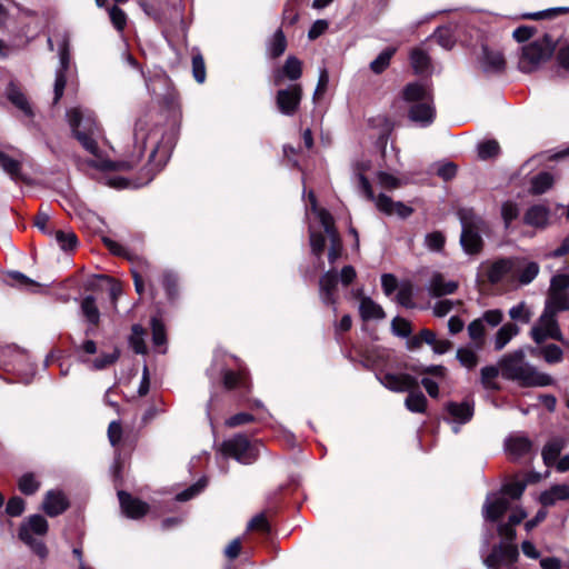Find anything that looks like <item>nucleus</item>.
<instances>
[{
    "label": "nucleus",
    "instance_id": "4be33fe9",
    "mask_svg": "<svg viewBox=\"0 0 569 569\" xmlns=\"http://www.w3.org/2000/svg\"><path fill=\"white\" fill-rule=\"evenodd\" d=\"M42 508L49 517H56L68 508V500L62 492L51 490L47 492Z\"/></svg>",
    "mask_w": 569,
    "mask_h": 569
},
{
    "label": "nucleus",
    "instance_id": "9b49d317",
    "mask_svg": "<svg viewBox=\"0 0 569 569\" xmlns=\"http://www.w3.org/2000/svg\"><path fill=\"white\" fill-rule=\"evenodd\" d=\"M59 59L60 67L57 70L56 81H54V97L53 103H57L61 97L63 96L64 87H66V76L64 72L69 67L70 62V50H69V38L67 34H63L59 39Z\"/></svg>",
    "mask_w": 569,
    "mask_h": 569
},
{
    "label": "nucleus",
    "instance_id": "3c124183",
    "mask_svg": "<svg viewBox=\"0 0 569 569\" xmlns=\"http://www.w3.org/2000/svg\"><path fill=\"white\" fill-rule=\"evenodd\" d=\"M526 489V483L523 481H512L506 483L500 493H502L508 499L511 498L513 500L519 499Z\"/></svg>",
    "mask_w": 569,
    "mask_h": 569
},
{
    "label": "nucleus",
    "instance_id": "c85d7f7f",
    "mask_svg": "<svg viewBox=\"0 0 569 569\" xmlns=\"http://www.w3.org/2000/svg\"><path fill=\"white\" fill-rule=\"evenodd\" d=\"M549 218V209L542 204L530 207L525 214V222L532 227H545Z\"/></svg>",
    "mask_w": 569,
    "mask_h": 569
},
{
    "label": "nucleus",
    "instance_id": "e2e57ef3",
    "mask_svg": "<svg viewBox=\"0 0 569 569\" xmlns=\"http://www.w3.org/2000/svg\"><path fill=\"white\" fill-rule=\"evenodd\" d=\"M519 210L516 203L507 201L501 207V216L508 228L510 223L518 217Z\"/></svg>",
    "mask_w": 569,
    "mask_h": 569
},
{
    "label": "nucleus",
    "instance_id": "a211bd4d",
    "mask_svg": "<svg viewBox=\"0 0 569 569\" xmlns=\"http://www.w3.org/2000/svg\"><path fill=\"white\" fill-rule=\"evenodd\" d=\"M302 74V62L295 56H289L281 69L273 74V83L280 86L284 79L297 81Z\"/></svg>",
    "mask_w": 569,
    "mask_h": 569
},
{
    "label": "nucleus",
    "instance_id": "c03bdc74",
    "mask_svg": "<svg viewBox=\"0 0 569 569\" xmlns=\"http://www.w3.org/2000/svg\"><path fill=\"white\" fill-rule=\"evenodd\" d=\"M54 239L64 251L72 250L78 243L77 236L72 231L57 230L54 231Z\"/></svg>",
    "mask_w": 569,
    "mask_h": 569
},
{
    "label": "nucleus",
    "instance_id": "37998d69",
    "mask_svg": "<svg viewBox=\"0 0 569 569\" xmlns=\"http://www.w3.org/2000/svg\"><path fill=\"white\" fill-rule=\"evenodd\" d=\"M456 357L460 365L467 369H472L478 365V355L471 348H458Z\"/></svg>",
    "mask_w": 569,
    "mask_h": 569
},
{
    "label": "nucleus",
    "instance_id": "f3484780",
    "mask_svg": "<svg viewBox=\"0 0 569 569\" xmlns=\"http://www.w3.org/2000/svg\"><path fill=\"white\" fill-rule=\"evenodd\" d=\"M118 497L122 512L129 518L138 519L144 516L149 510V506L146 502L132 497L126 491H119Z\"/></svg>",
    "mask_w": 569,
    "mask_h": 569
},
{
    "label": "nucleus",
    "instance_id": "412c9836",
    "mask_svg": "<svg viewBox=\"0 0 569 569\" xmlns=\"http://www.w3.org/2000/svg\"><path fill=\"white\" fill-rule=\"evenodd\" d=\"M446 410L456 423H466L473 416V403L469 400L462 402L450 401L446 406Z\"/></svg>",
    "mask_w": 569,
    "mask_h": 569
},
{
    "label": "nucleus",
    "instance_id": "774afa93",
    "mask_svg": "<svg viewBox=\"0 0 569 569\" xmlns=\"http://www.w3.org/2000/svg\"><path fill=\"white\" fill-rule=\"evenodd\" d=\"M425 242L430 250L439 251L445 244V237L441 232L435 231L426 236Z\"/></svg>",
    "mask_w": 569,
    "mask_h": 569
},
{
    "label": "nucleus",
    "instance_id": "13d9d810",
    "mask_svg": "<svg viewBox=\"0 0 569 569\" xmlns=\"http://www.w3.org/2000/svg\"><path fill=\"white\" fill-rule=\"evenodd\" d=\"M391 328H392V332L396 336L402 337V338L409 337L412 332L409 321H407L406 319H403L401 317H396L392 320Z\"/></svg>",
    "mask_w": 569,
    "mask_h": 569
},
{
    "label": "nucleus",
    "instance_id": "5fc2aeb1",
    "mask_svg": "<svg viewBox=\"0 0 569 569\" xmlns=\"http://www.w3.org/2000/svg\"><path fill=\"white\" fill-rule=\"evenodd\" d=\"M499 152V143L496 140H487L479 143L478 156L482 160L490 159Z\"/></svg>",
    "mask_w": 569,
    "mask_h": 569
},
{
    "label": "nucleus",
    "instance_id": "7ed1b4c3",
    "mask_svg": "<svg viewBox=\"0 0 569 569\" xmlns=\"http://www.w3.org/2000/svg\"><path fill=\"white\" fill-rule=\"evenodd\" d=\"M377 379L391 391L405 392L408 396L405 400L406 408L416 413H422L427 407V398L418 390L417 379L408 373L379 372Z\"/></svg>",
    "mask_w": 569,
    "mask_h": 569
},
{
    "label": "nucleus",
    "instance_id": "f257e3e1",
    "mask_svg": "<svg viewBox=\"0 0 569 569\" xmlns=\"http://www.w3.org/2000/svg\"><path fill=\"white\" fill-rule=\"evenodd\" d=\"M67 119L73 136L92 156L88 160V164L101 171L131 169L139 162L144 151L148 148L150 149L147 178L131 183L126 178L111 176L108 178L107 183L116 189H124L131 186L139 188L149 183L154 174L167 163L173 147L172 133H166L162 128L151 124L147 117H141L137 120L133 131L137 154L130 161L116 163L103 158L99 151L96 138L100 134V128L92 111L72 108L67 111Z\"/></svg>",
    "mask_w": 569,
    "mask_h": 569
},
{
    "label": "nucleus",
    "instance_id": "2f4dec72",
    "mask_svg": "<svg viewBox=\"0 0 569 569\" xmlns=\"http://www.w3.org/2000/svg\"><path fill=\"white\" fill-rule=\"evenodd\" d=\"M410 63L415 72L418 74L427 73L430 69V58L420 48L412 49L410 53Z\"/></svg>",
    "mask_w": 569,
    "mask_h": 569
},
{
    "label": "nucleus",
    "instance_id": "bb28decb",
    "mask_svg": "<svg viewBox=\"0 0 569 569\" xmlns=\"http://www.w3.org/2000/svg\"><path fill=\"white\" fill-rule=\"evenodd\" d=\"M569 499L568 485H555L550 489L541 492L539 501L543 507L553 506L557 501Z\"/></svg>",
    "mask_w": 569,
    "mask_h": 569
},
{
    "label": "nucleus",
    "instance_id": "a878e982",
    "mask_svg": "<svg viewBox=\"0 0 569 569\" xmlns=\"http://www.w3.org/2000/svg\"><path fill=\"white\" fill-rule=\"evenodd\" d=\"M458 288V282L453 280H446L440 273L432 276L429 283V291L435 297H442L453 293Z\"/></svg>",
    "mask_w": 569,
    "mask_h": 569
},
{
    "label": "nucleus",
    "instance_id": "393cba45",
    "mask_svg": "<svg viewBox=\"0 0 569 569\" xmlns=\"http://www.w3.org/2000/svg\"><path fill=\"white\" fill-rule=\"evenodd\" d=\"M338 276L335 270H329L320 278V297L326 305H335Z\"/></svg>",
    "mask_w": 569,
    "mask_h": 569
},
{
    "label": "nucleus",
    "instance_id": "6ab92c4d",
    "mask_svg": "<svg viewBox=\"0 0 569 569\" xmlns=\"http://www.w3.org/2000/svg\"><path fill=\"white\" fill-rule=\"evenodd\" d=\"M28 355L13 346L0 348V368L9 370L11 367L18 371V367L27 363Z\"/></svg>",
    "mask_w": 569,
    "mask_h": 569
},
{
    "label": "nucleus",
    "instance_id": "0e129e2a",
    "mask_svg": "<svg viewBox=\"0 0 569 569\" xmlns=\"http://www.w3.org/2000/svg\"><path fill=\"white\" fill-rule=\"evenodd\" d=\"M329 84V73L326 68H322L319 73L318 83L313 92V101L319 100L327 91Z\"/></svg>",
    "mask_w": 569,
    "mask_h": 569
},
{
    "label": "nucleus",
    "instance_id": "9d476101",
    "mask_svg": "<svg viewBox=\"0 0 569 569\" xmlns=\"http://www.w3.org/2000/svg\"><path fill=\"white\" fill-rule=\"evenodd\" d=\"M530 336L537 343H542L547 339L562 341L557 312L545 308L538 321L531 328Z\"/></svg>",
    "mask_w": 569,
    "mask_h": 569
},
{
    "label": "nucleus",
    "instance_id": "a18cd8bd",
    "mask_svg": "<svg viewBox=\"0 0 569 569\" xmlns=\"http://www.w3.org/2000/svg\"><path fill=\"white\" fill-rule=\"evenodd\" d=\"M562 13H569V7H557V8H550L547 10L532 12V13H525L522 14L523 19H530V20H542V19H553L559 14Z\"/></svg>",
    "mask_w": 569,
    "mask_h": 569
},
{
    "label": "nucleus",
    "instance_id": "58836bf2",
    "mask_svg": "<svg viewBox=\"0 0 569 569\" xmlns=\"http://www.w3.org/2000/svg\"><path fill=\"white\" fill-rule=\"evenodd\" d=\"M72 345L74 353L83 363H88V356L94 355L98 350L97 343L91 339H87L81 343H76L74 341H72Z\"/></svg>",
    "mask_w": 569,
    "mask_h": 569
},
{
    "label": "nucleus",
    "instance_id": "7c9ffc66",
    "mask_svg": "<svg viewBox=\"0 0 569 569\" xmlns=\"http://www.w3.org/2000/svg\"><path fill=\"white\" fill-rule=\"evenodd\" d=\"M519 333V328L515 323H505L496 333L495 349H503L508 342Z\"/></svg>",
    "mask_w": 569,
    "mask_h": 569
},
{
    "label": "nucleus",
    "instance_id": "79ce46f5",
    "mask_svg": "<svg viewBox=\"0 0 569 569\" xmlns=\"http://www.w3.org/2000/svg\"><path fill=\"white\" fill-rule=\"evenodd\" d=\"M286 48H287L286 37H284L282 30L279 29L274 32V34L272 36V38L269 42V46H268L269 54L272 58H278L286 51Z\"/></svg>",
    "mask_w": 569,
    "mask_h": 569
},
{
    "label": "nucleus",
    "instance_id": "09e8293b",
    "mask_svg": "<svg viewBox=\"0 0 569 569\" xmlns=\"http://www.w3.org/2000/svg\"><path fill=\"white\" fill-rule=\"evenodd\" d=\"M21 528H28L29 529V532L32 535V533H36V535H44L48 530V522L47 520L40 516V515H34V516H31L28 520V523L22 526Z\"/></svg>",
    "mask_w": 569,
    "mask_h": 569
},
{
    "label": "nucleus",
    "instance_id": "20e7f679",
    "mask_svg": "<svg viewBox=\"0 0 569 569\" xmlns=\"http://www.w3.org/2000/svg\"><path fill=\"white\" fill-rule=\"evenodd\" d=\"M403 99L411 103L409 109L411 121L421 127H427L433 122L436 110L429 87L419 82L409 83L403 89Z\"/></svg>",
    "mask_w": 569,
    "mask_h": 569
},
{
    "label": "nucleus",
    "instance_id": "423d86ee",
    "mask_svg": "<svg viewBox=\"0 0 569 569\" xmlns=\"http://www.w3.org/2000/svg\"><path fill=\"white\" fill-rule=\"evenodd\" d=\"M308 203L307 210L312 211L321 223L325 233L328 237L330 242V248L328 252V259L330 263H335L341 256L342 252V242L340 236L335 227V221L329 211L323 208H319L317 203V198L313 191L308 192Z\"/></svg>",
    "mask_w": 569,
    "mask_h": 569
},
{
    "label": "nucleus",
    "instance_id": "0eeeda50",
    "mask_svg": "<svg viewBox=\"0 0 569 569\" xmlns=\"http://www.w3.org/2000/svg\"><path fill=\"white\" fill-rule=\"evenodd\" d=\"M555 47L556 39L550 34H545L542 39L525 46L519 60V69L526 73L535 71L551 57Z\"/></svg>",
    "mask_w": 569,
    "mask_h": 569
},
{
    "label": "nucleus",
    "instance_id": "603ef678",
    "mask_svg": "<svg viewBox=\"0 0 569 569\" xmlns=\"http://www.w3.org/2000/svg\"><path fill=\"white\" fill-rule=\"evenodd\" d=\"M540 355L548 363H558L562 360V350L557 345H547L540 349Z\"/></svg>",
    "mask_w": 569,
    "mask_h": 569
},
{
    "label": "nucleus",
    "instance_id": "49530a36",
    "mask_svg": "<svg viewBox=\"0 0 569 569\" xmlns=\"http://www.w3.org/2000/svg\"><path fill=\"white\" fill-rule=\"evenodd\" d=\"M432 38L437 41L439 46L442 48L449 50L455 44V37L449 27H440L438 28Z\"/></svg>",
    "mask_w": 569,
    "mask_h": 569
},
{
    "label": "nucleus",
    "instance_id": "69168bd1",
    "mask_svg": "<svg viewBox=\"0 0 569 569\" xmlns=\"http://www.w3.org/2000/svg\"><path fill=\"white\" fill-rule=\"evenodd\" d=\"M192 72L194 79L202 83L206 79V67L201 54H194L192 57Z\"/></svg>",
    "mask_w": 569,
    "mask_h": 569
},
{
    "label": "nucleus",
    "instance_id": "338daca9",
    "mask_svg": "<svg viewBox=\"0 0 569 569\" xmlns=\"http://www.w3.org/2000/svg\"><path fill=\"white\" fill-rule=\"evenodd\" d=\"M557 61L560 67H562L566 70H569V37L560 42L557 52Z\"/></svg>",
    "mask_w": 569,
    "mask_h": 569
},
{
    "label": "nucleus",
    "instance_id": "aec40b11",
    "mask_svg": "<svg viewBox=\"0 0 569 569\" xmlns=\"http://www.w3.org/2000/svg\"><path fill=\"white\" fill-rule=\"evenodd\" d=\"M512 258L499 259L487 269V278L491 283H499L503 279L511 280Z\"/></svg>",
    "mask_w": 569,
    "mask_h": 569
},
{
    "label": "nucleus",
    "instance_id": "8fccbe9b",
    "mask_svg": "<svg viewBox=\"0 0 569 569\" xmlns=\"http://www.w3.org/2000/svg\"><path fill=\"white\" fill-rule=\"evenodd\" d=\"M144 330L140 325H134L132 327V335L130 337V343L136 353H144L147 351V347L143 341Z\"/></svg>",
    "mask_w": 569,
    "mask_h": 569
},
{
    "label": "nucleus",
    "instance_id": "2eb2a0df",
    "mask_svg": "<svg viewBox=\"0 0 569 569\" xmlns=\"http://www.w3.org/2000/svg\"><path fill=\"white\" fill-rule=\"evenodd\" d=\"M479 68L485 73H499L505 70L506 60L501 51L481 44V54L478 57Z\"/></svg>",
    "mask_w": 569,
    "mask_h": 569
},
{
    "label": "nucleus",
    "instance_id": "f704fd0d",
    "mask_svg": "<svg viewBox=\"0 0 569 569\" xmlns=\"http://www.w3.org/2000/svg\"><path fill=\"white\" fill-rule=\"evenodd\" d=\"M19 538L31 547V549L40 557L46 558L48 555V550L46 545L37 540L30 532L28 528H20L19 530Z\"/></svg>",
    "mask_w": 569,
    "mask_h": 569
},
{
    "label": "nucleus",
    "instance_id": "72a5a7b5",
    "mask_svg": "<svg viewBox=\"0 0 569 569\" xmlns=\"http://www.w3.org/2000/svg\"><path fill=\"white\" fill-rule=\"evenodd\" d=\"M0 167L11 177V179L19 180L21 178V161L11 158L3 151H0Z\"/></svg>",
    "mask_w": 569,
    "mask_h": 569
},
{
    "label": "nucleus",
    "instance_id": "cd10ccee",
    "mask_svg": "<svg viewBox=\"0 0 569 569\" xmlns=\"http://www.w3.org/2000/svg\"><path fill=\"white\" fill-rule=\"evenodd\" d=\"M81 312L90 325L86 330V335L89 336L100 321V312L93 297L88 296L81 301Z\"/></svg>",
    "mask_w": 569,
    "mask_h": 569
},
{
    "label": "nucleus",
    "instance_id": "dca6fc26",
    "mask_svg": "<svg viewBox=\"0 0 569 569\" xmlns=\"http://www.w3.org/2000/svg\"><path fill=\"white\" fill-rule=\"evenodd\" d=\"M518 555V548L515 545L500 543L485 558L483 563L490 569H497L502 563L509 565L515 562Z\"/></svg>",
    "mask_w": 569,
    "mask_h": 569
},
{
    "label": "nucleus",
    "instance_id": "4d7b16f0",
    "mask_svg": "<svg viewBox=\"0 0 569 569\" xmlns=\"http://www.w3.org/2000/svg\"><path fill=\"white\" fill-rule=\"evenodd\" d=\"M19 489L24 495H32L39 489V482L32 473H26L19 479Z\"/></svg>",
    "mask_w": 569,
    "mask_h": 569
},
{
    "label": "nucleus",
    "instance_id": "ddd939ff",
    "mask_svg": "<svg viewBox=\"0 0 569 569\" xmlns=\"http://www.w3.org/2000/svg\"><path fill=\"white\" fill-rule=\"evenodd\" d=\"M540 266L525 257H512L511 281L521 286L531 283L539 274Z\"/></svg>",
    "mask_w": 569,
    "mask_h": 569
},
{
    "label": "nucleus",
    "instance_id": "a19ab883",
    "mask_svg": "<svg viewBox=\"0 0 569 569\" xmlns=\"http://www.w3.org/2000/svg\"><path fill=\"white\" fill-rule=\"evenodd\" d=\"M500 373L499 366H486L481 369V383L486 389L498 390L499 386L496 382Z\"/></svg>",
    "mask_w": 569,
    "mask_h": 569
},
{
    "label": "nucleus",
    "instance_id": "4c0bfd02",
    "mask_svg": "<svg viewBox=\"0 0 569 569\" xmlns=\"http://www.w3.org/2000/svg\"><path fill=\"white\" fill-rule=\"evenodd\" d=\"M396 53V48H387L370 63V69L373 73H382L390 64L392 56Z\"/></svg>",
    "mask_w": 569,
    "mask_h": 569
},
{
    "label": "nucleus",
    "instance_id": "ea45409f",
    "mask_svg": "<svg viewBox=\"0 0 569 569\" xmlns=\"http://www.w3.org/2000/svg\"><path fill=\"white\" fill-rule=\"evenodd\" d=\"M553 177L549 172H540L531 179V191L535 194H541L551 188Z\"/></svg>",
    "mask_w": 569,
    "mask_h": 569
},
{
    "label": "nucleus",
    "instance_id": "e433bc0d",
    "mask_svg": "<svg viewBox=\"0 0 569 569\" xmlns=\"http://www.w3.org/2000/svg\"><path fill=\"white\" fill-rule=\"evenodd\" d=\"M485 325L483 319H475L468 326V335L475 342L477 349H481L485 343Z\"/></svg>",
    "mask_w": 569,
    "mask_h": 569
},
{
    "label": "nucleus",
    "instance_id": "b1692460",
    "mask_svg": "<svg viewBox=\"0 0 569 569\" xmlns=\"http://www.w3.org/2000/svg\"><path fill=\"white\" fill-rule=\"evenodd\" d=\"M377 208L387 214H397L401 218H407L412 213V208L402 202H395L388 196L381 193L376 199Z\"/></svg>",
    "mask_w": 569,
    "mask_h": 569
},
{
    "label": "nucleus",
    "instance_id": "39448f33",
    "mask_svg": "<svg viewBox=\"0 0 569 569\" xmlns=\"http://www.w3.org/2000/svg\"><path fill=\"white\" fill-rule=\"evenodd\" d=\"M458 217L462 228L460 242L463 250L469 254L480 252L483 244L481 232L486 228L485 220L472 208H460Z\"/></svg>",
    "mask_w": 569,
    "mask_h": 569
},
{
    "label": "nucleus",
    "instance_id": "052dcab7",
    "mask_svg": "<svg viewBox=\"0 0 569 569\" xmlns=\"http://www.w3.org/2000/svg\"><path fill=\"white\" fill-rule=\"evenodd\" d=\"M109 17H110V20H111L113 27L118 31H122L124 29V27L127 24V14L124 13L123 10H121L117 6H113L109 10Z\"/></svg>",
    "mask_w": 569,
    "mask_h": 569
},
{
    "label": "nucleus",
    "instance_id": "473e14b6",
    "mask_svg": "<svg viewBox=\"0 0 569 569\" xmlns=\"http://www.w3.org/2000/svg\"><path fill=\"white\" fill-rule=\"evenodd\" d=\"M223 386L227 389H244L249 388L247 376L244 372L239 371L234 372L231 370H226L223 373Z\"/></svg>",
    "mask_w": 569,
    "mask_h": 569
},
{
    "label": "nucleus",
    "instance_id": "bf43d9fd",
    "mask_svg": "<svg viewBox=\"0 0 569 569\" xmlns=\"http://www.w3.org/2000/svg\"><path fill=\"white\" fill-rule=\"evenodd\" d=\"M178 278L171 271H166L162 274V286L169 299H173L177 295Z\"/></svg>",
    "mask_w": 569,
    "mask_h": 569
},
{
    "label": "nucleus",
    "instance_id": "f03ea898",
    "mask_svg": "<svg viewBox=\"0 0 569 569\" xmlns=\"http://www.w3.org/2000/svg\"><path fill=\"white\" fill-rule=\"evenodd\" d=\"M498 365L503 379L515 381L522 388L547 387L555 383L550 375L539 371L529 363L520 349L505 355Z\"/></svg>",
    "mask_w": 569,
    "mask_h": 569
},
{
    "label": "nucleus",
    "instance_id": "6e6552de",
    "mask_svg": "<svg viewBox=\"0 0 569 569\" xmlns=\"http://www.w3.org/2000/svg\"><path fill=\"white\" fill-rule=\"evenodd\" d=\"M569 273L558 272L550 279L545 308L555 312L569 311Z\"/></svg>",
    "mask_w": 569,
    "mask_h": 569
},
{
    "label": "nucleus",
    "instance_id": "864d4df0",
    "mask_svg": "<svg viewBox=\"0 0 569 569\" xmlns=\"http://www.w3.org/2000/svg\"><path fill=\"white\" fill-rule=\"evenodd\" d=\"M327 234L321 232H316L310 229V246L312 253L317 256L318 258L321 257L323 253L326 241H327Z\"/></svg>",
    "mask_w": 569,
    "mask_h": 569
},
{
    "label": "nucleus",
    "instance_id": "1a4fd4ad",
    "mask_svg": "<svg viewBox=\"0 0 569 569\" xmlns=\"http://www.w3.org/2000/svg\"><path fill=\"white\" fill-rule=\"evenodd\" d=\"M221 451L224 457H231L243 465H250L258 458L257 447L243 435L223 441Z\"/></svg>",
    "mask_w": 569,
    "mask_h": 569
},
{
    "label": "nucleus",
    "instance_id": "f8f14e48",
    "mask_svg": "<svg viewBox=\"0 0 569 569\" xmlns=\"http://www.w3.org/2000/svg\"><path fill=\"white\" fill-rule=\"evenodd\" d=\"M302 98V88L295 83L288 88L280 89L276 96L278 110L284 116H292L299 108Z\"/></svg>",
    "mask_w": 569,
    "mask_h": 569
},
{
    "label": "nucleus",
    "instance_id": "c756f323",
    "mask_svg": "<svg viewBox=\"0 0 569 569\" xmlns=\"http://www.w3.org/2000/svg\"><path fill=\"white\" fill-rule=\"evenodd\" d=\"M359 311L363 320H379L385 318V312L381 306L368 297L361 299Z\"/></svg>",
    "mask_w": 569,
    "mask_h": 569
},
{
    "label": "nucleus",
    "instance_id": "6e6d98bb",
    "mask_svg": "<svg viewBox=\"0 0 569 569\" xmlns=\"http://www.w3.org/2000/svg\"><path fill=\"white\" fill-rule=\"evenodd\" d=\"M119 358V352L114 350L111 353H102L93 361L90 362V368L94 370H102L108 366L114 363Z\"/></svg>",
    "mask_w": 569,
    "mask_h": 569
},
{
    "label": "nucleus",
    "instance_id": "680f3d73",
    "mask_svg": "<svg viewBox=\"0 0 569 569\" xmlns=\"http://www.w3.org/2000/svg\"><path fill=\"white\" fill-rule=\"evenodd\" d=\"M151 328H152V340L153 343L158 347L166 343V330L162 322L157 319L152 318L151 320Z\"/></svg>",
    "mask_w": 569,
    "mask_h": 569
},
{
    "label": "nucleus",
    "instance_id": "de8ad7c7",
    "mask_svg": "<svg viewBox=\"0 0 569 569\" xmlns=\"http://www.w3.org/2000/svg\"><path fill=\"white\" fill-rule=\"evenodd\" d=\"M509 316L515 321L528 323L531 319L532 312L526 302H520L510 308Z\"/></svg>",
    "mask_w": 569,
    "mask_h": 569
},
{
    "label": "nucleus",
    "instance_id": "4468645a",
    "mask_svg": "<svg viewBox=\"0 0 569 569\" xmlns=\"http://www.w3.org/2000/svg\"><path fill=\"white\" fill-rule=\"evenodd\" d=\"M510 508V500L500 492L489 493L482 507V515L487 521H497Z\"/></svg>",
    "mask_w": 569,
    "mask_h": 569
},
{
    "label": "nucleus",
    "instance_id": "5701e85b",
    "mask_svg": "<svg viewBox=\"0 0 569 569\" xmlns=\"http://www.w3.org/2000/svg\"><path fill=\"white\" fill-rule=\"evenodd\" d=\"M506 450L512 459H519L531 451V441L522 435H512L506 440Z\"/></svg>",
    "mask_w": 569,
    "mask_h": 569
},
{
    "label": "nucleus",
    "instance_id": "c9c22d12",
    "mask_svg": "<svg viewBox=\"0 0 569 569\" xmlns=\"http://www.w3.org/2000/svg\"><path fill=\"white\" fill-rule=\"evenodd\" d=\"M8 98L27 117H32L31 106L29 104L26 96L20 90L11 86L8 90Z\"/></svg>",
    "mask_w": 569,
    "mask_h": 569
}]
</instances>
